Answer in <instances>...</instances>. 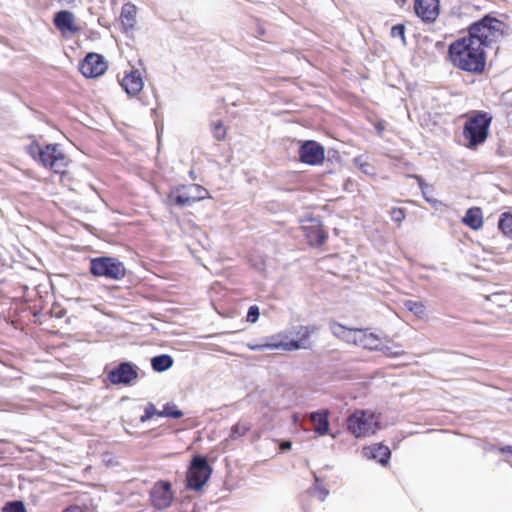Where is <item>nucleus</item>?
<instances>
[{
    "mask_svg": "<svg viewBox=\"0 0 512 512\" xmlns=\"http://www.w3.org/2000/svg\"><path fill=\"white\" fill-rule=\"evenodd\" d=\"M448 54L452 64L460 70L480 74L486 66L484 47L464 36L449 45Z\"/></svg>",
    "mask_w": 512,
    "mask_h": 512,
    "instance_id": "1",
    "label": "nucleus"
},
{
    "mask_svg": "<svg viewBox=\"0 0 512 512\" xmlns=\"http://www.w3.org/2000/svg\"><path fill=\"white\" fill-rule=\"evenodd\" d=\"M505 24L497 18L484 16L469 26L468 35L471 40L482 47H491L503 37Z\"/></svg>",
    "mask_w": 512,
    "mask_h": 512,
    "instance_id": "2",
    "label": "nucleus"
},
{
    "mask_svg": "<svg viewBox=\"0 0 512 512\" xmlns=\"http://www.w3.org/2000/svg\"><path fill=\"white\" fill-rule=\"evenodd\" d=\"M491 122L490 114L483 111H473L467 117L463 126V137L468 141L466 146L469 149H476L486 141Z\"/></svg>",
    "mask_w": 512,
    "mask_h": 512,
    "instance_id": "3",
    "label": "nucleus"
},
{
    "mask_svg": "<svg viewBox=\"0 0 512 512\" xmlns=\"http://www.w3.org/2000/svg\"><path fill=\"white\" fill-rule=\"evenodd\" d=\"M26 150L33 159L44 167H49L55 173H63L68 164V159L58 144L41 146L38 142H32Z\"/></svg>",
    "mask_w": 512,
    "mask_h": 512,
    "instance_id": "4",
    "label": "nucleus"
},
{
    "mask_svg": "<svg viewBox=\"0 0 512 512\" xmlns=\"http://www.w3.org/2000/svg\"><path fill=\"white\" fill-rule=\"evenodd\" d=\"M318 329L319 328L315 325L296 326V327H294L293 333L297 336V338H298L297 340H291L288 342H283V341L274 342L273 338H272L271 341L264 343V344L252 346L251 349L259 350V351H262L265 349H270V350L281 349L284 351H293V350H298L301 348H307V345H306L307 340L313 333L317 332Z\"/></svg>",
    "mask_w": 512,
    "mask_h": 512,
    "instance_id": "5",
    "label": "nucleus"
},
{
    "mask_svg": "<svg viewBox=\"0 0 512 512\" xmlns=\"http://www.w3.org/2000/svg\"><path fill=\"white\" fill-rule=\"evenodd\" d=\"M90 273L95 277L120 280L125 277L126 268L118 258L101 256L90 260Z\"/></svg>",
    "mask_w": 512,
    "mask_h": 512,
    "instance_id": "6",
    "label": "nucleus"
},
{
    "mask_svg": "<svg viewBox=\"0 0 512 512\" xmlns=\"http://www.w3.org/2000/svg\"><path fill=\"white\" fill-rule=\"evenodd\" d=\"M347 427L357 438L370 436L380 428L376 416L364 410L352 413L347 419Z\"/></svg>",
    "mask_w": 512,
    "mask_h": 512,
    "instance_id": "7",
    "label": "nucleus"
},
{
    "mask_svg": "<svg viewBox=\"0 0 512 512\" xmlns=\"http://www.w3.org/2000/svg\"><path fill=\"white\" fill-rule=\"evenodd\" d=\"M212 468L204 456H194L187 471V488L199 491L209 480Z\"/></svg>",
    "mask_w": 512,
    "mask_h": 512,
    "instance_id": "8",
    "label": "nucleus"
},
{
    "mask_svg": "<svg viewBox=\"0 0 512 512\" xmlns=\"http://www.w3.org/2000/svg\"><path fill=\"white\" fill-rule=\"evenodd\" d=\"M152 506L157 510L170 507L173 501L171 483L168 481L156 482L149 493Z\"/></svg>",
    "mask_w": 512,
    "mask_h": 512,
    "instance_id": "9",
    "label": "nucleus"
},
{
    "mask_svg": "<svg viewBox=\"0 0 512 512\" xmlns=\"http://www.w3.org/2000/svg\"><path fill=\"white\" fill-rule=\"evenodd\" d=\"M108 65L105 58L97 53H88L81 61L79 69L86 78H96L107 70Z\"/></svg>",
    "mask_w": 512,
    "mask_h": 512,
    "instance_id": "10",
    "label": "nucleus"
},
{
    "mask_svg": "<svg viewBox=\"0 0 512 512\" xmlns=\"http://www.w3.org/2000/svg\"><path fill=\"white\" fill-rule=\"evenodd\" d=\"M107 377L113 385H130L138 378L137 367L130 362H121L108 372Z\"/></svg>",
    "mask_w": 512,
    "mask_h": 512,
    "instance_id": "11",
    "label": "nucleus"
},
{
    "mask_svg": "<svg viewBox=\"0 0 512 512\" xmlns=\"http://www.w3.org/2000/svg\"><path fill=\"white\" fill-rule=\"evenodd\" d=\"M207 194V190L200 185H192L189 187V192L187 193L171 192L168 195L167 200L170 205L184 207L190 206L194 202L204 199Z\"/></svg>",
    "mask_w": 512,
    "mask_h": 512,
    "instance_id": "12",
    "label": "nucleus"
},
{
    "mask_svg": "<svg viewBox=\"0 0 512 512\" xmlns=\"http://www.w3.org/2000/svg\"><path fill=\"white\" fill-rule=\"evenodd\" d=\"M324 148L318 142L309 140L299 148V159L308 165H318L324 160Z\"/></svg>",
    "mask_w": 512,
    "mask_h": 512,
    "instance_id": "13",
    "label": "nucleus"
},
{
    "mask_svg": "<svg viewBox=\"0 0 512 512\" xmlns=\"http://www.w3.org/2000/svg\"><path fill=\"white\" fill-rule=\"evenodd\" d=\"M302 229L311 246L320 247L325 243L327 234L322 229L321 221L318 218H309L305 220V223L302 225Z\"/></svg>",
    "mask_w": 512,
    "mask_h": 512,
    "instance_id": "14",
    "label": "nucleus"
},
{
    "mask_svg": "<svg viewBox=\"0 0 512 512\" xmlns=\"http://www.w3.org/2000/svg\"><path fill=\"white\" fill-rule=\"evenodd\" d=\"M53 23L63 36L74 35L80 31V27L75 24V15L68 10L57 12Z\"/></svg>",
    "mask_w": 512,
    "mask_h": 512,
    "instance_id": "15",
    "label": "nucleus"
},
{
    "mask_svg": "<svg viewBox=\"0 0 512 512\" xmlns=\"http://www.w3.org/2000/svg\"><path fill=\"white\" fill-rule=\"evenodd\" d=\"M414 10L422 20L432 22L439 13V0H415Z\"/></svg>",
    "mask_w": 512,
    "mask_h": 512,
    "instance_id": "16",
    "label": "nucleus"
},
{
    "mask_svg": "<svg viewBox=\"0 0 512 512\" xmlns=\"http://www.w3.org/2000/svg\"><path fill=\"white\" fill-rule=\"evenodd\" d=\"M362 452L366 458L377 460L382 465H386L391 456L390 449L383 444H374L369 447H364Z\"/></svg>",
    "mask_w": 512,
    "mask_h": 512,
    "instance_id": "17",
    "label": "nucleus"
},
{
    "mask_svg": "<svg viewBox=\"0 0 512 512\" xmlns=\"http://www.w3.org/2000/svg\"><path fill=\"white\" fill-rule=\"evenodd\" d=\"M122 88L129 95H137L143 89V80L138 70H132L121 81Z\"/></svg>",
    "mask_w": 512,
    "mask_h": 512,
    "instance_id": "18",
    "label": "nucleus"
},
{
    "mask_svg": "<svg viewBox=\"0 0 512 512\" xmlns=\"http://www.w3.org/2000/svg\"><path fill=\"white\" fill-rule=\"evenodd\" d=\"M310 420L314 425V431L319 436H324L329 431V412L320 410L310 414Z\"/></svg>",
    "mask_w": 512,
    "mask_h": 512,
    "instance_id": "19",
    "label": "nucleus"
},
{
    "mask_svg": "<svg viewBox=\"0 0 512 512\" xmlns=\"http://www.w3.org/2000/svg\"><path fill=\"white\" fill-rule=\"evenodd\" d=\"M462 222L473 230H478L483 225V217L482 211L478 207L469 208L466 211L465 216L462 219Z\"/></svg>",
    "mask_w": 512,
    "mask_h": 512,
    "instance_id": "20",
    "label": "nucleus"
},
{
    "mask_svg": "<svg viewBox=\"0 0 512 512\" xmlns=\"http://www.w3.org/2000/svg\"><path fill=\"white\" fill-rule=\"evenodd\" d=\"M381 343L382 342L378 338V336L374 335L373 333H368L367 330H360L357 345L370 350H378L380 348Z\"/></svg>",
    "mask_w": 512,
    "mask_h": 512,
    "instance_id": "21",
    "label": "nucleus"
},
{
    "mask_svg": "<svg viewBox=\"0 0 512 512\" xmlns=\"http://www.w3.org/2000/svg\"><path fill=\"white\" fill-rule=\"evenodd\" d=\"M173 358L168 354L154 356L151 359L152 369L156 372H164L173 366Z\"/></svg>",
    "mask_w": 512,
    "mask_h": 512,
    "instance_id": "22",
    "label": "nucleus"
},
{
    "mask_svg": "<svg viewBox=\"0 0 512 512\" xmlns=\"http://www.w3.org/2000/svg\"><path fill=\"white\" fill-rule=\"evenodd\" d=\"M136 6L126 3L122 7L121 21L126 28H133L135 24Z\"/></svg>",
    "mask_w": 512,
    "mask_h": 512,
    "instance_id": "23",
    "label": "nucleus"
},
{
    "mask_svg": "<svg viewBox=\"0 0 512 512\" xmlns=\"http://www.w3.org/2000/svg\"><path fill=\"white\" fill-rule=\"evenodd\" d=\"M498 227L505 236L512 238V214L503 213L500 216Z\"/></svg>",
    "mask_w": 512,
    "mask_h": 512,
    "instance_id": "24",
    "label": "nucleus"
},
{
    "mask_svg": "<svg viewBox=\"0 0 512 512\" xmlns=\"http://www.w3.org/2000/svg\"><path fill=\"white\" fill-rule=\"evenodd\" d=\"M251 426L248 423L238 422L232 426L229 438L231 440H237L243 437L249 430Z\"/></svg>",
    "mask_w": 512,
    "mask_h": 512,
    "instance_id": "25",
    "label": "nucleus"
},
{
    "mask_svg": "<svg viewBox=\"0 0 512 512\" xmlns=\"http://www.w3.org/2000/svg\"><path fill=\"white\" fill-rule=\"evenodd\" d=\"M404 306L408 311L418 317H423L425 315L426 308L422 302L407 300L404 302Z\"/></svg>",
    "mask_w": 512,
    "mask_h": 512,
    "instance_id": "26",
    "label": "nucleus"
},
{
    "mask_svg": "<svg viewBox=\"0 0 512 512\" xmlns=\"http://www.w3.org/2000/svg\"><path fill=\"white\" fill-rule=\"evenodd\" d=\"M411 177L415 178L418 182V185H419V188L421 190V193L424 197V199L430 203V204H436L437 203V200L432 198L429 193H430V190H432L431 186H429L428 184H426L424 182V180L422 179L421 176H418V175H412Z\"/></svg>",
    "mask_w": 512,
    "mask_h": 512,
    "instance_id": "27",
    "label": "nucleus"
},
{
    "mask_svg": "<svg viewBox=\"0 0 512 512\" xmlns=\"http://www.w3.org/2000/svg\"><path fill=\"white\" fill-rule=\"evenodd\" d=\"M378 351H381L385 356L392 358H396L404 354L400 345H385L381 343Z\"/></svg>",
    "mask_w": 512,
    "mask_h": 512,
    "instance_id": "28",
    "label": "nucleus"
},
{
    "mask_svg": "<svg viewBox=\"0 0 512 512\" xmlns=\"http://www.w3.org/2000/svg\"><path fill=\"white\" fill-rule=\"evenodd\" d=\"M161 417H169L179 419L183 416V412L177 408L175 404H165L163 410L159 413Z\"/></svg>",
    "mask_w": 512,
    "mask_h": 512,
    "instance_id": "29",
    "label": "nucleus"
},
{
    "mask_svg": "<svg viewBox=\"0 0 512 512\" xmlns=\"http://www.w3.org/2000/svg\"><path fill=\"white\" fill-rule=\"evenodd\" d=\"M361 329H348L346 333L343 334V336H339V339L344 340L347 343H353L355 345L358 344L359 340V334Z\"/></svg>",
    "mask_w": 512,
    "mask_h": 512,
    "instance_id": "30",
    "label": "nucleus"
},
{
    "mask_svg": "<svg viewBox=\"0 0 512 512\" xmlns=\"http://www.w3.org/2000/svg\"><path fill=\"white\" fill-rule=\"evenodd\" d=\"M361 329H348L346 333L343 334V336H339V339L344 340L347 343H353L355 345L358 344L359 340V334Z\"/></svg>",
    "mask_w": 512,
    "mask_h": 512,
    "instance_id": "31",
    "label": "nucleus"
},
{
    "mask_svg": "<svg viewBox=\"0 0 512 512\" xmlns=\"http://www.w3.org/2000/svg\"><path fill=\"white\" fill-rule=\"evenodd\" d=\"M213 136L216 140L222 141L226 136V129L221 121L213 123L212 125Z\"/></svg>",
    "mask_w": 512,
    "mask_h": 512,
    "instance_id": "32",
    "label": "nucleus"
},
{
    "mask_svg": "<svg viewBox=\"0 0 512 512\" xmlns=\"http://www.w3.org/2000/svg\"><path fill=\"white\" fill-rule=\"evenodd\" d=\"M161 411L157 410L156 407L152 404V403H149L146 407H145V410H144V414L140 417V421L142 423L144 422H147L148 420H150L153 416L157 415L159 416V413Z\"/></svg>",
    "mask_w": 512,
    "mask_h": 512,
    "instance_id": "33",
    "label": "nucleus"
},
{
    "mask_svg": "<svg viewBox=\"0 0 512 512\" xmlns=\"http://www.w3.org/2000/svg\"><path fill=\"white\" fill-rule=\"evenodd\" d=\"M3 512H26V508L22 501H12L4 506Z\"/></svg>",
    "mask_w": 512,
    "mask_h": 512,
    "instance_id": "34",
    "label": "nucleus"
},
{
    "mask_svg": "<svg viewBox=\"0 0 512 512\" xmlns=\"http://www.w3.org/2000/svg\"><path fill=\"white\" fill-rule=\"evenodd\" d=\"M62 512H94V509L86 504H72Z\"/></svg>",
    "mask_w": 512,
    "mask_h": 512,
    "instance_id": "35",
    "label": "nucleus"
},
{
    "mask_svg": "<svg viewBox=\"0 0 512 512\" xmlns=\"http://www.w3.org/2000/svg\"><path fill=\"white\" fill-rule=\"evenodd\" d=\"M259 315V307L257 305H252L248 309L246 320L250 323H255L258 320Z\"/></svg>",
    "mask_w": 512,
    "mask_h": 512,
    "instance_id": "36",
    "label": "nucleus"
},
{
    "mask_svg": "<svg viewBox=\"0 0 512 512\" xmlns=\"http://www.w3.org/2000/svg\"><path fill=\"white\" fill-rule=\"evenodd\" d=\"M348 329L349 328H347V327H345L342 324L337 323V322H332L330 324V330H331L332 334L334 336H336L337 338L339 336H343V334L346 333Z\"/></svg>",
    "mask_w": 512,
    "mask_h": 512,
    "instance_id": "37",
    "label": "nucleus"
},
{
    "mask_svg": "<svg viewBox=\"0 0 512 512\" xmlns=\"http://www.w3.org/2000/svg\"><path fill=\"white\" fill-rule=\"evenodd\" d=\"M391 219L396 223H401L405 219V211L402 208H393L390 212Z\"/></svg>",
    "mask_w": 512,
    "mask_h": 512,
    "instance_id": "38",
    "label": "nucleus"
},
{
    "mask_svg": "<svg viewBox=\"0 0 512 512\" xmlns=\"http://www.w3.org/2000/svg\"><path fill=\"white\" fill-rule=\"evenodd\" d=\"M391 36L393 38H401L403 41L405 40V26L403 24L394 25L391 28Z\"/></svg>",
    "mask_w": 512,
    "mask_h": 512,
    "instance_id": "39",
    "label": "nucleus"
},
{
    "mask_svg": "<svg viewBox=\"0 0 512 512\" xmlns=\"http://www.w3.org/2000/svg\"><path fill=\"white\" fill-rule=\"evenodd\" d=\"M315 477V486H314V490L319 492V498L321 501H324L326 499V497L328 496L329 494V491L322 485L319 484V478L314 475Z\"/></svg>",
    "mask_w": 512,
    "mask_h": 512,
    "instance_id": "40",
    "label": "nucleus"
},
{
    "mask_svg": "<svg viewBox=\"0 0 512 512\" xmlns=\"http://www.w3.org/2000/svg\"><path fill=\"white\" fill-rule=\"evenodd\" d=\"M281 450H288L291 448V442L289 441H284L281 443V446H280Z\"/></svg>",
    "mask_w": 512,
    "mask_h": 512,
    "instance_id": "41",
    "label": "nucleus"
},
{
    "mask_svg": "<svg viewBox=\"0 0 512 512\" xmlns=\"http://www.w3.org/2000/svg\"><path fill=\"white\" fill-rule=\"evenodd\" d=\"M506 452H512V446L507 445V446L500 448L501 454H506Z\"/></svg>",
    "mask_w": 512,
    "mask_h": 512,
    "instance_id": "42",
    "label": "nucleus"
},
{
    "mask_svg": "<svg viewBox=\"0 0 512 512\" xmlns=\"http://www.w3.org/2000/svg\"><path fill=\"white\" fill-rule=\"evenodd\" d=\"M503 455L507 458V460L509 459V457L512 458V452H506V454Z\"/></svg>",
    "mask_w": 512,
    "mask_h": 512,
    "instance_id": "43",
    "label": "nucleus"
},
{
    "mask_svg": "<svg viewBox=\"0 0 512 512\" xmlns=\"http://www.w3.org/2000/svg\"><path fill=\"white\" fill-rule=\"evenodd\" d=\"M376 129H377L378 133H381L382 128L379 125L376 126Z\"/></svg>",
    "mask_w": 512,
    "mask_h": 512,
    "instance_id": "44",
    "label": "nucleus"
}]
</instances>
